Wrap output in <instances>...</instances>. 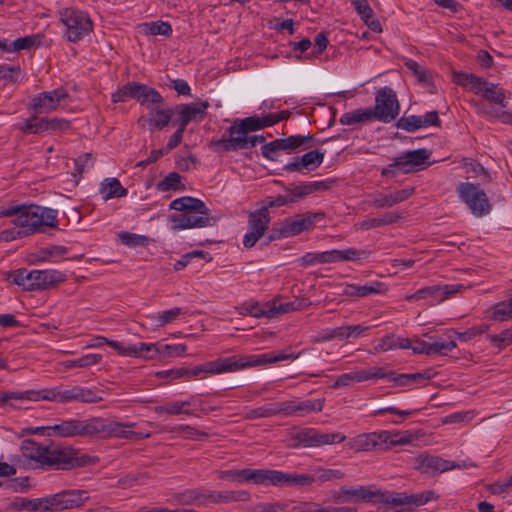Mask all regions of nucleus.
Here are the masks:
<instances>
[{"label":"nucleus","instance_id":"nucleus-1","mask_svg":"<svg viewBox=\"0 0 512 512\" xmlns=\"http://www.w3.org/2000/svg\"><path fill=\"white\" fill-rule=\"evenodd\" d=\"M58 211L36 204L0 207V218L14 217V227L0 232V239L6 242L44 232L45 227L56 228Z\"/></svg>","mask_w":512,"mask_h":512},{"label":"nucleus","instance_id":"nucleus-2","mask_svg":"<svg viewBox=\"0 0 512 512\" xmlns=\"http://www.w3.org/2000/svg\"><path fill=\"white\" fill-rule=\"evenodd\" d=\"M169 208L179 212L168 217L173 231L210 227L217 221L216 217L210 215V210L201 199L191 196L173 200Z\"/></svg>","mask_w":512,"mask_h":512},{"label":"nucleus","instance_id":"nucleus-3","mask_svg":"<svg viewBox=\"0 0 512 512\" xmlns=\"http://www.w3.org/2000/svg\"><path fill=\"white\" fill-rule=\"evenodd\" d=\"M89 499L85 490H63L61 492L45 496L43 498L28 499L16 497L11 503L15 510H28L31 512L62 511L79 508Z\"/></svg>","mask_w":512,"mask_h":512},{"label":"nucleus","instance_id":"nucleus-4","mask_svg":"<svg viewBox=\"0 0 512 512\" xmlns=\"http://www.w3.org/2000/svg\"><path fill=\"white\" fill-rule=\"evenodd\" d=\"M324 407V399L316 400H287L271 402L261 407L253 408L245 413V419L255 420L259 418H271L274 416L290 417L304 416L311 412H320Z\"/></svg>","mask_w":512,"mask_h":512},{"label":"nucleus","instance_id":"nucleus-5","mask_svg":"<svg viewBox=\"0 0 512 512\" xmlns=\"http://www.w3.org/2000/svg\"><path fill=\"white\" fill-rule=\"evenodd\" d=\"M412 439L408 432L379 431L359 434L350 439L347 446L355 452L387 450L397 445L408 444Z\"/></svg>","mask_w":512,"mask_h":512},{"label":"nucleus","instance_id":"nucleus-6","mask_svg":"<svg viewBox=\"0 0 512 512\" xmlns=\"http://www.w3.org/2000/svg\"><path fill=\"white\" fill-rule=\"evenodd\" d=\"M12 283L25 291H43L64 282L66 275L57 270L17 269L9 274Z\"/></svg>","mask_w":512,"mask_h":512},{"label":"nucleus","instance_id":"nucleus-7","mask_svg":"<svg viewBox=\"0 0 512 512\" xmlns=\"http://www.w3.org/2000/svg\"><path fill=\"white\" fill-rule=\"evenodd\" d=\"M97 423H100L98 417L88 419L72 418L52 426L38 427L35 432L62 438L93 437L97 436Z\"/></svg>","mask_w":512,"mask_h":512},{"label":"nucleus","instance_id":"nucleus-8","mask_svg":"<svg viewBox=\"0 0 512 512\" xmlns=\"http://www.w3.org/2000/svg\"><path fill=\"white\" fill-rule=\"evenodd\" d=\"M59 15L66 28L67 39L70 42L76 43L93 31V22L84 11L64 8L59 12Z\"/></svg>","mask_w":512,"mask_h":512},{"label":"nucleus","instance_id":"nucleus-9","mask_svg":"<svg viewBox=\"0 0 512 512\" xmlns=\"http://www.w3.org/2000/svg\"><path fill=\"white\" fill-rule=\"evenodd\" d=\"M289 117V111H280L278 113H269L262 116H249L243 119H236L227 129L229 135H244L250 132L262 130L271 127Z\"/></svg>","mask_w":512,"mask_h":512},{"label":"nucleus","instance_id":"nucleus-10","mask_svg":"<svg viewBox=\"0 0 512 512\" xmlns=\"http://www.w3.org/2000/svg\"><path fill=\"white\" fill-rule=\"evenodd\" d=\"M430 154L431 153L425 148L407 151L405 154L396 157L387 167L383 168L381 175L394 178L397 175L396 170L402 173L417 171L421 169L424 163L429 159Z\"/></svg>","mask_w":512,"mask_h":512},{"label":"nucleus","instance_id":"nucleus-11","mask_svg":"<svg viewBox=\"0 0 512 512\" xmlns=\"http://www.w3.org/2000/svg\"><path fill=\"white\" fill-rule=\"evenodd\" d=\"M320 216L321 214H306L287 218L269 231L266 243H270L277 239L296 236L303 231H307L314 226V219Z\"/></svg>","mask_w":512,"mask_h":512},{"label":"nucleus","instance_id":"nucleus-12","mask_svg":"<svg viewBox=\"0 0 512 512\" xmlns=\"http://www.w3.org/2000/svg\"><path fill=\"white\" fill-rule=\"evenodd\" d=\"M373 119L389 123L396 119L400 112V105L395 91L390 87L380 88L375 97V106L369 108Z\"/></svg>","mask_w":512,"mask_h":512},{"label":"nucleus","instance_id":"nucleus-13","mask_svg":"<svg viewBox=\"0 0 512 512\" xmlns=\"http://www.w3.org/2000/svg\"><path fill=\"white\" fill-rule=\"evenodd\" d=\"M457 193L474 216L482 217L490 213L489 199L479 185L469 182L460 183L457 187Z\"/></svg>","mask_w":512,"mask_h":512},{"label":"nucleus","instance_id":"nucleus-14","mask_svg":"<svg viewBox=\"0 0 512 512\" xmlns=\"http://www.w3.org/2000/svg\"><path fill=\"white\" fill-rule=\"evenodd\" d=\"M89 463V456H78V453L72 448L50 446L46 468L56 470H69L76 467L86 466Z\"/></svg>","mask_w":512,"mask_h":512},{"label":"nucleus","instance_id":"nucleus-15","mask_svg":"<svg viewBox=\"0 0 512 512\" xmlns=\"http://www.w3.org/2000/svg\"><path fill=\"white\" fill-rule=\"evenodd\" d=\"M98 421L100 423H97V436L104 438L114 436L123 439L141 440L151 436L150 432L128 430L127 428L135 427L136 424L134 422L119 423L107 421L101 417H98Z\"/></svg>","mask_w":512,"mask_h":512},{"label":"nucleus","instance_id":"nucleus-16","mask_svg":"<svg viewBox=\"0 0 512 512\" xmlns=\"http://www.w3.org/2000/svg\"><path fill=\"white\" fill-rule=\"evenodd\" d=\"M345 439L342 433H324L314 428H304L294 436L297 445L305 448L341 443Z\"/></svg>","mask_w":512,"mask_h":512},{"label":"nucleus","instance_id":"nucleus-17","mask_svg":"<svg viewBox=\"0 0 512 512\" xmlns=\"http://www.w3.org/2000/svg\"><path fill=\"white\" fill-rule=\"evenodd\" d=\"M270 212L266 208L253 211L248 216V232L243 237L245 248H252L264 236L270 223Z\"/></svg>","mask_w":512,"mask_h":512},{"label":"nucleus","instance_id":"nucleus-18","mask_svg":"<svg viewBox=\"0 0 512 512\" xmlns=\"http://www.w3.org/2000/svg\"><path fill=\"white\" fill-rule=\"evenodd\" d=\"M315 482V477L308 474L285 473L278 470L265 469L264 485L303 487Z\"/></svg>","mask_w":512,"mask_h":512},{"label":"nucleus","instance_id":"nucleus-19","mask_svg":"<svg viewBox=\"0 0 512 512\" xmlns=\"http://www.w3.org/2000/svg\"><path fill=\"white\" fill-rule=\"evenodd\" d=\"M257 145L253 135H223L220 139H212L210 147L218 153H227L231 151L251 149Z\"/></svg>","mask_w":512,"mask_h":512},{"label":"nucleus","instance_id":"nucleus-20","mask_svg":"<svg viewBox=\"0 0 512 512\" xmlns=\"http://www.w3.org/2000/svg\"><path fill=\"white\" fill-rule=\"evenodd\" d=\"M209 106L210 104L207 101L176 105L175 114L178 116L176 122L179 126L186 129L190 122L202 121L207 114Z\"/></svg>","mask_w":512,"mask_h":512},{"label":"nucleus","instance_id":"nucleus-21","mask_svg":"<svg viewBox=\"0 0 512 512\" xmlns=\"http://www.w3.org/2000/svg\"><path fill=\"white\" fill-rule=\"evenodd\" d=\"M325 154V151L319 149L310 150L302 156L294 157L292 161L283 166V170L287 172H303L304 170H315L323 163Z\"/></svg>","mask_w":512,"mask_h":512},{"label":"nucleus","instance_id":"nucleus-22","mask_svg":"<svg viewBox=\"0 0 512 512\" xmlns=\"http://www.w3.org/2000/svg\"><path fill=\"white\" fill-rule=\"evenodd\" d=\"M462 288H464V286L461 284L428 286L417 290L411 295H407L405 298L407 300H420L431 298L433 303L441 302L447 299L450 295L457 293Z\"/></svg>","mask_w":512,"mask_h":512},{"label":"nucleus","instance_id":"nucleus-23","mask_svg":"<svg viewBox=\"0 0 512 512\" xmlns=\"http://www.w3.org/2000/svg\"><path fill=\"white\" fill-rule=\"evenodd\" d=\"M67 97L68 93L62 87L51 91H44L33 98V108L38 113L54 111Z\"/></svg>","mask_w":512,"mask_h":512},{"label":"nucleus","instance_id":"nucleus-24","mask_svg":"<svg viewBox=\"0 0 512 512\" xmlns=\"http://www.w3.org/2000/svg\"><path fill=\"white\" fill-rule=\"evenodd\" d=\"M217 476L219 479L237 483L264 485L265 469L221 470Z\"/></svg>","mask_w":512,"mask_h":512},{"label":"nucleus","instance_id":"nucleus-25","mask_svg":"<svg viewBox=\"0 0 512 512\" xmlns=\"http://www.w3.org/2000/svg\"><path fill=\"white\" fill-rule=\"evenodd\" d=\"M337 139L336 136H332L328 139L323 140H315L314 136L311 134L306 135H291L286 138H280L279 143L281 146V150L289 151V152H300L304 150H308L313 148L316 144H324L329 140Z\"/></svg>","mask_w":512,"mask_h":512},{"label":"nucleus","instance_id":"nucleus-26","mask_svg":"<svg viewBox=\"0 0 512 512\" xmlns=\"http://www.w3.org/2000/svg\"><path fill=\"white\" fill-rule=\"evenodd\" d=\"M121 356L136 357L144 360L160 359L159 343L122 344Z\"/></svg>","mask_w":512,"mask_h":512},{"label":"nucleus","instance_id":"nucleus-27","mask_svg":"<svg viewBox=\"0 0 512 512\" xmlns=\"http://www.w3.org/2000/svg\"><path fill=\"white\" fill-rule=\"evenodd\" d=\"M415 192L413 187L395 190L389 194H377L370 201V206L376 209L390 208L409 199Z\"/></svg>","mask_w":512,"mask_h":512},{"label":"nucleus","instance_id":"nucleus-28","mask_svg":"<svg viewBox=\"0 0 512 512\" xmlns=\"http://www.w3.org/2000/svg\"><path fill=\"white\" fill-rule=\"evenodd\" d=\"M231 364L227 358H220L214 361L206 362L202 365H197L193 368H186L187 376L185 378L198 377L201 375H214L225 372H230Z\"/></svg>","mask_w":512,"mask_h":512},{"label":"nucleus","instance_id":"nucleus-29","mask_svg":"<svg viewBox=\"0 0 512 512\" xmlns=\"http://www.w3.org/2000/svg\"><path fill=\"white\" fill-rule=\"evenodd\" d=\"M387 290L384 283L379 281H371L366 284H347L342 295L350 298H363L372 294H382Z\"/></svg>","mask_w":512,"mask_h":512},{"label":"nucleus","instance_id":"nucleus-30","mask_svg":"<svg viewBox=\"0 0 512 512\" xmlns=\"http://www.w3.org/2000/svg\"><path fill=\"white\" fill-rule=\"evenodd\" d=\"M250 493L245 490L237 491H216L204 489L205 505L207 503H231L238 501H248Z\"/></svg>","mask_w":512,"mask_h":512},{"label":"nucleus","instance_id":"nucleus-31","mask_svg":"<svg viewBox=\"0 0 512 512\" xmlns=\"http://www.w3.org/2000/svg\"><path fill=\"white\" fill-rule=\"evenodd\" d=\"M417 462L419 464L420 469L423 472H439L443 473L448 470L454 468H461L462 465L454 462H450L448 460L442 459L438 456H430V455H419L417 457Z\"/></svg>","mask_w":512,"mask_h":512},{"label":"nucleus","instance_id":"nucleus-32","mask_svg":"<svg viewBox=\"0 0 512 512\" xmlns=\"http://www.w3.org/2000/svg\"><path fill=\"white\" fill-rule=\"evenodd\" d=\"M380 495V491L371 490L366 486L342 487L339 491V497H343V502H370L374 497Z\"/></svg>","mask_w":512,"mask_h":512},{"label":"nucleus","instance_id":"nucleus-33","mask_svg":"<svg viewBox=\"0 0 512 512\" xmlns=\"http://www.w3.org/2000/svg\"><path fill=\"white\" fill-rule=\"evenodd\" d=\"M151 117L149 125L151 129H163L168 126L172 117L175 115V107H165L164 101L162 104H155V107L150 110Z\"/></svg>","mask_w":512,"mask_h":512},{"label":"nucleus","instance_id":"nucleus-34","mask_svg":"<svg viewBox=\"0 0 512 512\" xmlns=\"http://www.w3.org/2000/svg\"><path fill=\"white\" fill-rule=\"evenodd\" d=\"M228 359L230 360L231 364L230 372L238 371L246 367L260 366L264 364L273 363L272 352L259 355H250L239 359H237L235 356H231L228 357Z\"/></svg>","mask_w":512,"mask_h":512},{"label":"nucleus","instance_id":"nucleus-35","mask_svg":"<svg viewBox=\"0 0 512 512\" xmlns=\"http://www.w3.org/2000/svg\"><path fill=\"white\" fill-rule=\"evenodd\" d=\"M49 445H41L34 440H27L23 445V455L39 464L40 468H46Z\"/></svg>","mask_w":512,"mask_h":512},{"label":"nucleus","instance_id":"nucleus-36","mask_svg":"<svg viewBox=\"0 0 512 512\" xmlns=\"http://www.w3.org/2000/svg\"><path fill=\"white\" fill-rule=\"evenodd\" d=\"M238 313L242 316H252L255 318H273L272 310L269 309V301L261 305L257 301H246L241 306L236 308Z\"/></svg>","mask_w":512,"mask_h":512},{"label":"nucleus","instance_id":"nucleus-37","mask_svg":"<svg viewBox=\"0 0 512 512\" xmlns=\"http://www.w3.org/2000/svg\"><path fill=\"white\" fill-rule=\"evenodd\" d=\"M135 100L149 108L150 104H162L163 97L155 88L138 83Z\"/></svg>","mask_w":512,"mask_h":512},{"label":"nucleus","instance_id":"nucleus-38","mask_svg":"<svg viewBox=\"0 0 512 512\" xmlns=\"http://www.w3.org/2000/svg\"><path fill=\"white\" fill-rule=\"evenodd\" d=\"M435 373L431 369H426L421 372L410 373V374H397L395 372V377L393 378V383L395 386H410L413 384H419L425 381L430 380Z\"/></svg>","mask_w":512,"mask_h":512},{"label":"nucleus","instance_id":"nucleus-39","mask_svg":"<svg viewBox=\"0 0 512 512\" xmlns=\"http://www.w3.org/2000/svg\"><path fill=\"white\" fill-rule=\"evenodd\" d=\"M100 193L104 200L125 197L128 190L124 188L117 178H105L100 184Z\"/></svg>","mask_w":512,"mask_h":512},{"label":"nucleus","instance_id":"nucleus-40","mask_svg":"<svg viewBox=\"0 0 512 512\" xmlns=\"http://www.w3.org/2000/svg\"><path fill=\"white\" fill-rule=\"evenodd\" d=\"M188 313L187 309L181 307H174L169 310L161 311L155 314L148 315L147 318L155 323L156 327H164L167 324L173 323L177 320L181 315H186Z\"/></svg>","mask_w":512,"mask_h":512},{"label":"nucleus","instance_id":"nucleus-41","mask_svg":"<svg viewBox=\"0 0 512 512\" xmlns=\"http://www.w3.org/2000/svg\"><path fill=\"white\" fill-rule=\"evenodd\" d=\"M298 262L302 267H308L315 264L335 263L334 249L317 253H306L298 259Z\"/></svg>","mask_w":512,"mask_h":512},{"label":"nucleus","instance_id":"nucleus-42","mask_svg":"<svg viewBox=\"0 0 512 512\" xmlns=\"http://www.w3.org/2000/svg\"><path fill=\"white\" fill-rule=\"evenodd\" d=\"M402 215L396 211L386 212L380 217L369 218L360 223V228L364 230L378 228L399 222Z\"/></svg>","mask_w":512,"mask_h":512},{"label":"nucleus","instance_id":"nucleus-43","mask_svg":"<svg viewBox=\"0 0 512 512\" xmlns=\"http://www.w3.org/2000/svg\"><path fill=\"white\" fill-rule=\"evenodd\" d=\"M175 501L180 505H205L204 489H187L175 495Z\"/></svg>","mask_w":512,"mask_h":512},{"label":"nucleus","instance_id":"nucleus-44","mask_svg":"<svg viewBox=\"0 0 512 512\" xmlns=\"http://www.w3.org/2000/svg\"><path fill=\"white\" fill-rule=\"evenodd\" d=\"M480 95L489 102L498 104L503 108L508 104L506 91L502 88H498L496 84L491 82H487V84H485Z\"/></svg>","mask_w":512,"mask_h":512},{"label":"nucleus","instance_id":"nucleus-45","mask_svg":"<svg viewBox=\"0 0 512 512\" xmlns=\"http://www.w3.org/2000/svg\"><path fill=\"white\" fill-rule=\"evenodd\" d=\"M373 116L374 115H372V112L370 111L369 108L356 109V110L344 113L340 117L339 122L342 125L351 126V125H355L358 123L370 122V121L374 120Z\"/></svg>","mask_w":512,"mask_h":512},{"label":"nucleus","instance_id":"nucleus-46","mask_svg":"<svg viewBox=\"0 0 512 512\" xmlns=\"http://www.w3.org/2000/svg\"><path fill=\"white\" fill-rule=\"evenodd\" d=\"M104 391L96 388H85L75 386V401L92 404L98 403L104 399Z\"/></svg>","mask_w":512,"mask_h":512},{"label":"nucleus","instance_id":"nucleus-47","mask_svg":"<svg viewBox=\"0 0 512 512\" xmlns=\"http://www.w3.org/2000/svg\"><path fill=\"white\" fill-rule=\"evenodd\" d=\"M101 360V354H86L78 359L64 361L63 366L67 369L86 368L98 364Z\"/></svg>","mask_w":512,"mask_h":512},{"label":"nucleus","instance_id":"nucleus-48","mask_svg":"<svg viewBox=\"0 0 512 512\" xmlns=\"http://www.w3.org/2000/svg\"><path fill=\"white\" fill-rule=\"evenodd\" d=\"M143 29L146 35L152 36L162 35L169 37L173 32L172 26L169 22L160 20L143 24Z\"/></svg>","mask_w":512,"mask_h":512},{"label":"nucleus","instance_id":"nucleus-49","mask_svg":"<svg viewBox=\"0 0 512 512\" xmlns=\"http://www.w3.org/2000/svg\"><path fill=\"white\" fill-rule=\"evenodd\" d=\"M449 340H444L442 338H434L433 342L430 343L431 346V355H447L453 349L456 348V342L453 340V334L449 332Z\"/></svg>","mask_w":512,"mask_h":512},{"label":"nucleus","instance_id":"nucleus-50","mask_svg":"<svg viewBox=\"0 0 512 512\" xmlns=\"http://www.w3.org/2000/svg\"><path fill=\"white\" fill-rule=\"evenodd\" d=\"M335 261H358L366 259L369 256V252L366 250H358L355 248H348L345 250L334 249Z\"/></svg>","mask_w":512,"mask_h":512},{"label":"nucleus","instance_id":"nucleus-51","mask_svg":"<svg viewBox=\"0 0 512 512\" xmlns=\"http://www.w3.org/2000/svg\"><path fill=\"white\" fill-rule=\"evenodd\" d=\"M361 372L363 382L371 379L376 380L383 378L393 382V378L395 377V372L393 370H388L386 367H369L367 369H362Z\"/></svg>","mask_w":512,"mask_h":512},{"label":"nucleus","instance_id":"nucleus-52","mask_svg":"<svg viewBox=\"0 0 512 512\" xmlns=\"http://www.w3.org/2000/svg\"><path fill=\"white\" fill-rule=\"evenodd\" d=\"M363 382L362 372L361 370L352 371L349 373H344L339 375L335 382L332 384L331 388L339 389L342 387H348L353 385L354 383Z\"/></svg>","mask_w":512,"mask_h":512},{"label":"nucleus","instance_id":"nucleus-53","mask_svg":"<svg viewBox=\"0 0 512 512\" xmlns=\"http://www.w3.org/2000/svg\"><path fill=\"white\" fill-rule=\"evenodd\" d=\"M23 72L19 66L0 65V80L8 83H18L23 79Z\"/></svg>","mask_w":512,"mask_h":512},{"label":"nucleus","instance_id":"nucleus-54","mask_svg":"<svg viewBox=\"0 0 512 512\" xmlns=\"http://www.w3.org/2000/svg\"><path fill=\"white\" fill-rule=\"evenodd\" d=\"M44 389L40 390H27L23 392H5L6 404L11 400H29L39 401L43 400Z\"/></svg>","mask_w":512,"mask_h":512},{"label":"nucleus","instance_id":"nucleus-55","mask_svg":"<svg viewBox=\"0 0 512 512\" xmlns=\"http://www.w3.org/2000/svg\"><path fill=\"white\" fill-rule=\"evenodd\" d=\"M184 186L181 184V176L177 172H170L163 180L158 182L157 189L161 192L170 190H181Z\"/></svg>","mask_w":512,"mask_h":512},{"label":"nucleus","instance_id":"nucleus-56","mask_svg":"<svg viewBox=\"0 0 512 512\" xmlns=\"http://www.w3.org/2000/svg\"><path fill=\"white\" fill-rule=\"evenodd\" d=\"M138 83L137 82H128L119 88L116 92L112 94V101L114 103L125 102L129 98L135 99L136 90Z\"/></svg>","mask_w":512,"mask_h":512},{"label":"nucleus","instance_id":"nucleus-57","mask_svg":"<svg viewBox=\"0 0 512 512\" xmlns=\"http://www.w3.org/2000/svg\"><path fill=\"white\" fill-rule=\"evenodd\" d=\"M67 253V248L64 246H51L40 249L33 256L37 262H45L53 257H60Z\"/></svg>","mask_w":512,"mask_h":512},{"label":"nucleus","instance_id":"nucleus-58","mask_svg":"<svg viewBox=\"0 0 512 512\" xmlns=\"http://www.w3.org/2000/svg\"><path fill=\"white\" fill-rule=\"evenodd\" d=\"M48 118L32 117L26 120L25 126L22 128L24 133L37 134L43 131H48Z\"/></svg>","mask_w":512,"mask_h":512},{"label":"nucleus","instance_id":"nucleus-59","mask_svg":"<svg viewBox=\"0 0 512 512\" xmlns=\"http://www.w3.org/2000/svg\"><path fill=\"white\" fill-rule=\"evenodd\" d=\"M489 329L488 324H480L477 326H473L469 329H467L464 332H457L454 330H451L450 333L453 334L454 338L458 339L459 341L466 342L471 340L477 335H481L485 333Z\"/></svg>","mask_w":512,"mask_h":512},{"label":"nucleus","instance_id":"nucleus-60","mask_svg":"<svg viewBox=\"0 0 512 512\" xmlns=\"http://www.w3.org/2000/svg\"><path fill=\"white\" fill-rule=\"evenodd\" d=\"M285 191L287 198L291 199V203H296L310 195L307 182L300 185L291 184L285 187Z\"/></svg>","mask_w":512,"mask_h":512},{"label":"nucleus","instance_id":"nucleus-61","mask_svg":"<svg viewBox=\"0 0 512 512\" xmlns=\"http://www.w3.org/2000/svg\"><path fill=\"white\" fill-rule=\"evenodd\" d=\"M334 339L344 340L342 326L321 331L312 337L311 342L321 343L332 341Z\"/></svg>","mask_w":512,"mask_h":512},{"label":"nucleus","instance_id":"nucleus-62","mask_svg":"<svg viewBox=\"0 0 512 512\" xmlns=\"http://www.w3.org/2000/svg\"><path fill=\"white\" fill-rule=\"evenodd\" d=\"M119 239L121 243L130 247L146 246L149 242L148 237L130 232L119 233Z\"/></svg>","mask_w":512,"mask_h":512},{"label":"nucleus","instance_id":"nucleus-63","mask_svg":"<svg viewBox=\"0 0 512 512\" xmlns=\"http://www.w3.org/2000/svg\"><path fill=\"white\" fill-rule=\"evenodd\" d=\"M396 127L407 132H414L421 129L420 118L416 115L402 116L397 120Z\"/></svg>","mask_w":512,"mask_h":512},{"label":"nucleus","instance_id":"nucleus-64","mask_svg":"<svg viewBox=\"0 0 512 512\" xmlns=\"http://www.w3.org/2000/svg\"><path fill=\"white\" fill-rule=\"evenodd\" d=\"M491 317L499 321L512 318V300L510 299L507 302H499L496 304Z\"/></svg>","mask_w":512,"mask_h":512}]
</instances>
